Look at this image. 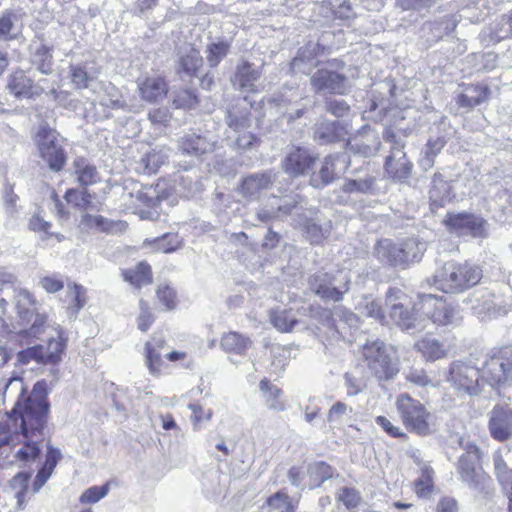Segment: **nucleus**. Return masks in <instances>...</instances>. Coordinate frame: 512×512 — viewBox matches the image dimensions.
<instances>
[{"mask_svg":"<svg viewBox=\"0 0 512 512\" xmlns=\"http://www.w3.org/2000/svg\"><path fill=\"white\" fill-rule=\"evenodd\" d=\"M17 394L12 413L14 426L22 430L20 443L23 446L16 452V457L24 462L34 461L40 454L39 444L45 436L50 403L47 383L38 381L31 392L27 393L21 378H10L5 386L4 396Z\"/></svg>","mask_w":512,"mask_h":512,"instance_id":"f257e3e1","label":"nucleus"},{"mask_svg":"<svg viewBox=\"0 0 512 512\" xmlns=\"http://www.w3.org/2000/svg\"><path fill=\"white\" fill-rule=\"evenodd\" d=\"M177 179L163 176L154 184L144 185L137 194L139 207L136 213L141 220L159 221L163 214L161 203L166 201L170 206L178 203Z\"/></svg>","mask_w":512,"mask_h":512,"instance_id":"f03ea898","label":"nucleus"},{"mask_svg":"<svg viewBox=\"0 0 512 512\" xmlns=\"http://www.w3.org/2000/svg\"><path fill=\"white\" fill-rule=\"evenodd\" d=\"M13 303L18 324L23 328L18 332L21 337L39 338L49 328L54 330L57 324L48 321V315L34 295L26 289L14 291Z\"/></svg>","mask_w":512,"mask_h":512,"instance_id":"7ed1b4c3","label":"nucleus"},{"mask_svg":"<svg viewBox=\"0 0 512 512\" xmlns=\"http://www.w3.org/2000/svg\"><path fill=\"white\" fill-rule=\"evenodd\" d=\"M33 140L39 157L53 173L62 172L68 162L67 139L48 123L37 128Z\"/></svg>","mask_w":512,"mask_h":512,"instance_id":"20e7f679","label":"nucleus"},{"mask_svg":"<svg viewBox=\"0 0 512 512\" xmlns=\"http://www.w3.org/2000/svg\"><path fill=\"white\" fill-rule=\"evenodd\" d=\"M481 278L478 266L447 262L435 272L432 285L444 293H459L478 284Z\"/></svg>","mask_w":512,"mask_h":512,"instance_id":"39448f33","label":"nucleus"},{"mask_svg":"<svg viewBox=\"0 0 512 512\" xmlns=\"http://www.w3.org/2000/svg\"><path fill=\"white\" fill-rule=\"evenodd\" d=\"M345 62L338 58L328 59L325 66L318 68L311 76L310 83L317 93L347 95L350 91L348 77L343 73Z\"/></svg>","mask_w":512,"mask_h":512,"instance_id":"423d86ee","label":"nucleus"},{"mask_svg":"<svg viewBox=\"0 0 512 512\" xmlns=\"http://www.w3.org/2000/svg\"><path fill=\"white\" fill-rule=\"evenodd\" d=\"M362 354L368 370L378 380H391L398 374V362L392 355V349L383 341H367L362 347Z\"/></svg>","mask_w":512,"mask_h":512,"instance_id":"0eeeda50","label":"nucleus"},{"mask_svg":"<svg viewBox=\"0 0 512 512\" xmlns=\"http://www.w3.org/2000/svg\"><path fill=\"white\" fill-rule=\"evenodd\" d=\"M405 293L399 288H390L386 293V305L389 307L391 321L402 330L415 333L426 329V318L421 311H416L415 303L412 308L406 307L402 300Z\"/></svg>","mask_w":512,"mask_h":512,"instance_id":"6e6552de","label":"nucleus"},{"mask_svg":"<svg viewBox=\"0 0 512 512\" xmlns=\"http://www.w3.org/2000/svg\"><path fill=\"white\" fill-rule=\"evenodd\" d=\"M416 311H421L426 318V324L431 321L437 326L458 324L461 316L457 307L446 298L434 294H421L415 302Z\"/></svg>","mask_w":512,"mask_h":512,"instance_id":"1a4fd4ad","label":"nucleus"},{"mask_svg":"<svg viewBox=\"0 0 512 512\" xmlns=\"http://www.w3.org/2000/svg\"><path fill=\"white\" fill-rule=\"evenodd\" d=\"M396 407L403 424L409 431L421 436L431 433L432 414L420 401L403 393L397 397Z\"/></svg>","mask_w":512,"mask_h":512,"instance_id":"9d476101","label":"nucleus"},{"mask_svg":"<svg viewBox=\"0 0 512 512\" xmlns=\"http://www.w3.org/2000/svg\"><path fill=\"white\" fill-rule=\"evenodd\" d=\"M351 277L339 272V280L325 272H318L309 278L310 290L324 301L339 302L350 289Z\"/></svg>","mask_w":512,"mask_h":512,"instance_id":"9b49d317","label":"nucleus"},{"mask_svg":"<svg viewBox=\"0 0 512 512\" xmlns=\"http://www.w3.org/2000/svg\"><path fill=\"white\" fill-rule=\"evenodd\" d=\"M318 169H313L309 177V185L322 189L336 180L344 173L350 162L340 153H330L318 160Z\"/></svg>","mask_w":512,"mask_h":512,"instance_id":"f8f14e48","label":"nucleus"},{"mask_svg":"<svg viewBox=\"0 0 512 512\" xmlns=\"http://www.w3.org/2000/svg\"><path fill=\"white\" fill-rule=\"evenodd\" d=\"M318 160V153L312 149L302 145H293L282 159L281 167L290 177H310Z\"/></svg>","mask_w":512,"mask_h":512,"instance_id":"ddd939ff","label":"nucleus"},{"mask_svg":"<svg viewBox=\"0 0 512 512\" xmlns=\"http://www.w3.org/2000/svg\"><path fill=\"white\" fill-rule=\"evenodd\" d=\"M136 84L139 98L148 104H160L170 93L169 80L163 73H145L137 78Z\"/></svg>","mask_w":512,"mask_h":512,"instance_id":"4468645a","label":"nucleus"},{"mask_svg":"<svg viewBox=\"0 0 512 512\" xmlns=\"http://www.w3.org/2000/svg\"><path fill=\"white\" fill-rule=\"evenodd\" d=\"M479 460V448L474 444H467L465 452L459 457L456 466L461 481L475 489L484 484L487 479Z\"/></svg>","mask_w":512,"mask_h":512,"instance_id":"2eb2a0df","label":"nucleus"},{"mask_svg":"<svg viewBox=\"0 0 512 512\" xmlns=\"http://www.w3.org/2000/svg\"><path fill=\"white\" fill-rule=\"evenodd\" d=\"M484 376L492 386L511 385L512 350L505 347L488 359L484 366Z\"/></svg>","mask_w":512,"mask_h":512,"instance_id":"dca6fc26","label":"nucleus"},{"mask_svg":"<svg viewBox=\"0 0 512 512\" xmlns=\"http://www.w3.org/2000/svg\"><path fill=\"white\" fill-rule=\"evenodd\" d=\"M6 88L17 100H35L44 94V88L21 68L14 69L8 75Z\"/></svg>","mask_w":512,"mask_h":512,"instance_id":"f3484780","label":"nucleus"},{"mask_svg":"<svg viewBox=\"0 0 512 512\" xmlns=\"http://www.w3.org/2000/svg\"><path fill=\"white\" fill-rule=\"evenodd\" d=\"M479 370L466 363H451L445 378L460 393L474 395L478 393Z\"/></svg>","mask_w":512,"mask_h":512,"instance_id":"a211bd4d","label":"nucleus"},{"mask_svg":"<svg viewBox=\"0 0 512 512\" xmlns=\"http://www.w3.org/2000/svg\"><path fill=\"white\" fill-rule=\"evenodd\" d=\"M262 74V66H256L253 62L242 59L235 67L231 83L242 92L257 94L262 91V87L258 84Z\"/></svg>","mask_w":512,"mask_h":512,"instance_id":"6ab92c4d","label":"nucleus"},{"mask_svg":"<svg viewBox=\"0 0 512 512\" xmlns=\"http://www.w3.org/2000/svg\"><path fill=\"white\" fill-rule=\"evenodd\" d=\"M488 416V429L494 440L504 442L512 438V409L495 405Z\"/></svg>","mask_w":512,"mask_h":512,"instance_id":"aec40b11","label":"nucleus"},{"mask_svg":"<svg viewBox=\"0 0 512 512\" xmlns=\"http://www.w3.org/2000/svg\"><path fill=\"white\" fill-rule=\"evenodd\" d=\"M204 67V59L196 47H189L179 51L176 60V74L179 77H188L190 79L199 77Z\"/></svg>","mask_w":512,"mask_h":512,"instance_id":"412c9836","label":"nucleus"},{"mask_svg":"<svg viewBox=\"0 0 512 512\" xmlns=\"http://www.w3.org/2000/svg\"><path fill=\"white\" fill-rule=\"evenodd\" d=\"M463 91L456 97V103L461 108L469 110L487 102L491 97V89L486 83L462 84Z\"/></svg>","mask_w":512,"mask_h":512,"instance_id":"4be33fe9","label":"nucleus"},{"mask_svg":"<svg viewBox=\"0 0 512 512\" xmlns=\"http://www.w3.org/2000/svg\"><path fill=\"white\" fill-rule=\"evenodd\" d=\"M275 181L272 171L253 173L242 178L238 185V192L243 197H253L270 189Z\"/></svg>","mask_w":512,"mask_h":512,"instance_id":"5701e85b","label":"nucleus"},{"mask_svg":"<svg viewBox=\"0 0 512 512\" xmlns=\"http://www.w3.org/2000/svg\"><path fill=\"white\" fill-rule=\"evenodd\" d=\"M75 181L82 188H88L102 182L97 166L85 156H77L72 163Z\"/></svg>","mask_w":512,"mask_h":512,"instance_id":"b1692460","label":"nucleus"},{"mask_svg":"<svg viewBox=\"0 0 512 512\" xmlns=\"http://www.w3.org/2000/svg\"><path fill=\"white\" fill-rule=\"evenodd\" d=\"M413 169L412 162L405 152L398 150L387 156L384 170L389 178L394 181H403L410 177Z\"/></svg>","mask_w":512,"mask_h":512,"instance_id":"393cba45","label":"nucleus"},{"mask_svg":"<svg viewBox=\"0 0 512 512\" xmlns=\"http://www.w3.org/2000/svg\"><path fill=\"white\" fill-rule=\"evenodd\" d=\"M374 254L383 264L406 269L400 243H396L391 239H381L374 248Z\"/></svg>","mask_w":512,"mask_h":512,"instance_id":"a878e982","label":"nucleus"},{"mask_svg":"<svg viewBox=\"0 0 512 512\" xmlns=\"http://www.w3.org/2000/svg\"><path fill=\"white\" fill-rule=\"evenodd\" d=\"M454 198L452 187L444 177L436 173L434 174L429 190V206L432 213L437 209L444 207Z\"/></svg>","mask_w":512,"mask_h":512,"instance_id":"bb28decb","label":"nucleus"},{"mask_svg":"<svg viewBox=\"0 0 512 512\" xmlns=\"http://www.w3.org/2000/svg\"><path fill=\"white\" fill-rule=\"evenodd\" d=\"M345 135V127L337 121H322L313 129V139L322 145L340 142Z\"/></svg>","mask_w":512,"mask_h":512,"instance_id":"cd10ccee","label":"nucleus"},{"mask_svg":"<svg viewBox=\"0 0 512 512\" xmlns=\"http://www.w3.org/2000/svg\"><path fill=\"white\" fill-rule=\"evenodd\" d=\"M68 206L78 212H86L93 208L94 195L87 188H68L63 196Z\"/></svg>","mask_w":512,"mask_h":512,"instance_id":"c85d7f7f","label":"nucleus"},{"mask_svg":"<svg viewBox=\"0 0 512 512\" xmlns=\"http://www.w3.org/2000/svg\"><path fill=\"white\" fill-rule=\"evenodd\" d=\"M123 280L140 289L152 283V270L147 262H139L135 267L122 271Z\"/></svg>","mask_w":512,"mask_h":512,"instance_id":"c756f323","label":"nucleus"},{"mask_svg":"<svg viewBox=\"0 0 512 512\" xmlns=\"http://www.w3.org/2000/svg\"><path fill=\"white\" fill-rule=\"evenodd\" d=\"M168 162V156L162 149L153 148L147 151L139 160L141 173L151 176L161 169Z\"/></svg>","mask_w":512,"mask_h":512,"instance_id":"7c9ffc66","label":"nucleus"},{"mask_svg":"<svg viewBox=\"0 0 512 512\" xmlns=\"http://www.w3.org/2000/svg\"><path fill=\"white\" fill-rule=\"evenodd\" d=\"M67 305V313L70 318H76L78 312L86 304V289L79 284H67V291L64 300Z\"/></svg>","mask_w":512,"mask_h":512,"instance_id":"2f4dec72","label":"nucleus"},{"mask_svg":"<svg viewBox=\"0 0 512 512\" xmlns=\"http://www.w3.org/2000/svg\"><path fill=\"white\" fill-rule=\"evenodd\" d=\"M200 98L195 89L182 87L174 91L171 107L176 110H193L198 107Z\"/></svg>","mask_w":512,"mask_h":512,"instance_id":"473e14b6","label":"nucleus"},{"mask_svg":"<svg viewBox=\"0 0 512 512\" xmlns=\"http://www.w3.org/2000/svg\"><path fill=\"white\" fill-rule=\"evenodd\" d=\"M259 389L263 395L265 405L268 409L273 411H284L285 403L282 399V390L276 385H273L267 379H263L259 383Z\"/></svg>","mask_w":512,"mask_h":512,"instance_id":"72a5a7b5","label":"nucleus"},{"mask_svg":"<svg viewBox=\"0 0 512 512\" xmlns=\"http://www.w3.org/2000/svg\"><path fill=\"white\" fill-rule=\"evenodd\" d=\"M55 336L51 335L46 346H44L45 364H56L61 360L65 349L63 332L59 325L54 327Z\"/></svg>","mask_w":512,"mask_h":512,"instance_id":"f704fd0d","label":"nucleus"},{"mask_svg":"<svg viewBox=\"0 0 512 512\" xmlns=\"http://www.w3.org/2000/svg\"><path fill=\"white\" fill-rule=\"evenodd\" d=\"M209 143L201 135L192 133L184 135L179 141V149L183 154L201 156L208 151Z\"/></svg>","mask_w":512,"mask_h":512,"instance_id":"c9c22d12","label":"nucleus"},{"mask_svg":"<svg viewBox=\"0 0 512 512\" xmlns=\"http://www.w3.org/2000/svg\"><path fill=\"white\" fill-rule=\"evenodd\" d=\"M400 246L404 254L405 268H408L410 264L420 261L427 248V243L416 237H411L400 242Z\"/></svg>","mask_w":512,"mask_h":512,"instance_id":"e433bc0d","label":"nucleus"},{"mask_svg":"<svg viewBox=\"0 0 512 512\" xmlns=\"http://www.w3.org/2000/svg\"><path fill=\"white\" fill-rule=\"evenodd\" d=\"M307 474L309 477L308 487L315 489L320 487L324 481L333 477L334 469L323 461H317L307 466Z\"/></svg>","mask_w":512,"mask_h":512,"instance_id":"4c0bfd02","label":"nucleus"},{"mask_svg":"<svg viewBox=\"0 0 512 512\" xmlns=\"http://www.w3.org/2000/svg\"><path fill=\"white\" fill-rule=\"evenodd\" d=\"M415 347L421 354L430 361H435L445 357L446 349L439 340L431 337H425L419 340Z\"/></svg>","mask_w":512,"mask_h":512,"instance_id":"58836bf2","label":"nucleus"},{"mask_svg":"<svg viewBox=\"0 0 512 512\" xmlns=\"http://www.w3.org/2000/svg\"><path fill=\"white\" fill-rule=\"evenodd\" d=\"M251 341L249 338L237 332H228L221 338L220 345L227 353L244 354L250 346Z\"/></svg>","mask_w":512,"mask_h":512,"instance_id":"ea45409f","label":"nucleus"},{"mask_svg":"<svg viewBox=\"0 0 512 512\" xmlns=\"http://www.w3.org/2000/svg\"><path fill=\"white\" fill-rule=\"evenodd\" d=\"M231 49V44L226 40L209 43L206 47V59L211 68L217 67L226 58Z\"/></svg>","mask_w":512,"mask_h":512,"instance_id":"a19ab883","label":"nucleus"},{"mask_svg":"<svg viewBox=\"0 0 512 512\" xmlns=\"http://www.w3.org/2000/svg\"><path fill=\"white\" fill-rule=\"evenodd\" d=\"M9 422L0 424V447L4 445L20 444L22 430L14 426V415L11 412Z\"/></svg>","mask_w":512,"mask_h":512,"instance_id":"79ce46f5","label":"nucleus"},{"mask_svg":"<svg viewBox=\"0 0 512 512\" xmlns=\"http://www.w3.org/2000/svg\"><path fill=\"white\" fill-rule=\"evenodd\" d=\"M30 479V474L25 472H20L15 475L11 481L10 486L15 491L14 498L17 500V508L23 509L25 506V495L28 489V482Z\"/></svg>","mask_w":512,"mask_h":512,"instance_id":"37998d69","label":"nucleus"},{"mask_svg":"<svg viewBox=\"0 0 512 512\" xmlns=\"http://www.w3.org/2000/svg\"><path fill=\"white\" fill-rule=\"evenodd\" d=\"M270 321L272 325L280 332H290L297 323L295 316L287 310L271 311Z\"/></svg>","mask_w":512,"mask_h":512,"instance_id":"c03bdc74","label":"nucleus"},{"mask_svg":"<svg viewBox=\"0 0 512 512\" xmlns=\"http://www.w3.org/2000/svg\"><path fill=\"white\" fill-rule=\"evenodd\" d=\"M358 309L367 317L374 318L382 324L387 323L386 316L380 304L370 297H364L363 300L359 303Z\"/></svg>","mask_w":512,"mask_h":512,"instance_id":"a18cd8bd","label":"nucleus"},{"mask_svg":"<svg viewBox=\"0 0 512 512\" xmlns=\"http://www.w3.org/2000/svg\"><path fill=\"white\" fill-rule=\"evenodd\" d=\"M447 233L450 237L485 238L487 236L484 226H447Z\"/></svg>","mask_w":512,"mask_h":512,"instance_id":"49530a36","label":"nucleus"},{"mask_svg":"<svg viewBox=\"0 0 512 512\" xmlns=\"http://www.w3.org/2000/svg\"><path fill=\"white\" fill-rule=\"evenodd\" d=\"M269 512H295V506L292 504L290 497L282 492H276L267 499Z\"/></svg>","mask_w":512,"mask_h":512,"instance_id":"de8ad7c7","label":"nucleus"},{"mask_svg":"<svg viewBox=\"0 0 512 512\" xmlns=\"http://www.w3.org/2000/svg\"><path fill=\"white\" fill-rule=\"evenodd\" d=\"M37 69L43 74H50L52 72L53 56L51 48L45 44L40 45L35 51Z\"/></svg>","mask_w":512,"mask_h":512,"instance_id":"09e8293b","label":"nucleus"},{"mask_svg":"<svg viewBox=\"0 0 512 512\" xmlns=\"http://www.w3.org/2000/svg\"><path fill=\"white\" fill-rule=\"evenodd\" d=\"M156 249L164 253L175 251L181 246L182 239L175 233H165L163 236L153 240Z\"/></svg>","mask_w":512,"mask_h":512,"instance_id":"8fccbe9b","label":"nucleus"},{"mask_svg":"<svg viewBox=\"0 0 512 512\" xmlns=\"http://www.w3.org/2000/svg\"><path fill=\"white\" fill-rule=\"evenodd\" d=\"M188 408L191 410V422L195 431H200L204 428L203 423L209 422L212 418L213 412L211 409L205 411L202 406L198 404H189Z\"/></svg>","mask_w":512,"mask_h":512,"instance_id":"3c124183","label":"nucleus"},{"mask_svg":"<svg viewBox=\"0 0 512 512\" xmlns=\"http://www.w3.org/2000/svg\"><path fill=\"white\" fill-rule=\"evenodd\" d=\"M492 37L496 41L512 38V10L501 16L495 29L492 31Z\"/></svg>","mask_w":512,"mask_h":512,"instance_id":"603ef678","label":"nucleus"},{"mask_svg":"<svg viewBox=\"0 0 512 512\" xmlns=\"http://www.w3.org/2000/svg\"><path fill=\"white\" fill-rule=\"evenodd\" d=\"M18 17L12 10H5L0 15V37L4 40H13L16 38V34L12 33L14 27V21Z\"/></svg>","mask_w":512,"mask_h":512,"instance_id":"864d4df0","label":"nucleus"},{"mask_svg":"<svg viewBox=\"0 0 512 512\" xmlns=\"http://www.w3.org/2000/svg\"><path fill=\"white\" fill-rule=\"evenodd\" d=\"M33 227V230L36 233L38 239L42 242L44 246H54L56 243H59L64 239V236L61 233L53 231L51 229L53 226Z\"/></svg>","mask_w":512,"mask_h":512,"instance_id":"5fc2aeb1","label":"nucleus"},{"mask_svg":"<svg viewBox=\"0 0 512 512\" xmlns=\"http://www.w3.org/2000/svg\"><path fill=\"white\" fill-rule=\"evenodd\" d=\"M109 492V484L102 486H92L86 489L80 496L79 501L82 504H94L104 498Z\"/></svg>","mask_w":512,"mask_h":512,"instance_id":"6e6d98bb","label":"nucleus"},{"mask_svg":"<svg viewBox=\"0 0 512 512\" xmlns=\"http://www.w3.org/2000/svg\"><path fill=\"white\" fill-rule=\"evenodd\" d=\"M17 360L23 364H27L32 360L45 364L44 345H35L20 351L17 354Z\"/></svg>","mask_w":512,"mask_h":512,"instance_id":"4d7b16f0","label":"nucleus"},{"mask_svg":"<svg viewBox=\"0 0 512 512\" xmlns=\"http://www.w3.org/2000/svg\"><path fill=\"white\" fill-rule=\"evenodd\" d=\"M484 220L480 219L473 213L459 212V213H447L443 224H483Z\"/></svg>","mask_w":512,"mask_h":512,"instance_id":"13d9d810","label":"nucleus"},{"mask_svg":"<svg viewBox=\"0 0 512 512\" xmlns=\"http://www.w3.org/2000/svg\"><path fill=\"white\" fill-rule=\"evenodd\" d=\"M374 184L372 177L366 179H348L343 184V191L346 193H367L371 191Z\"/></svg>","mask_w":512,"mask_h":512,"instance_id":"bf43d9fd","label":"nucleus"},{"mask_svg":"<svg viewBox=\"0 0 512 512\" xmlns=\"http://www.w3.org/2000/svg\"><path fill=\"white\" fill-rule=\"evenodd\" d=\"M156 295L159 302L162 303L166 309L172 310L176 307V292L168 284H160L156 290Z\"/></svg>","mask_w":512,"mask_h":512,"instance_id":"052dcab7","label":"nucleus"},{"mask_svg":"<svg viewBox=\"0 0 512 512\" xmlns=\"http://www.w3.org/2000/svg\"><path fill=\"white\" fill-rule=\"evenodd\" d=\"M71 82L77 89H86L90 83V76L85 67L80 65H72L70 67Z\"/></svg>","mask_w":512,"mask_h":512,"instance_id":"680f3d73","label":"nucleus"},{"mask_svg":"<svg viewBox=\"0 0 512 512\" xmlns=\"http://www.w3.org/2000/svg\"><path fill=\"white\" fill-rule=\"evenodd\" d=\"M146 350V364L151 374L159 375L162 365L161 354L156 351L152 343L147 342L145 345Z\"/></svg>","mask_w":512,"mask_h":512,"instance_id":"e2e57ef3","label":"nucleus"},{"mask_svg":"<svg viewBox=\"0 0 512 512\" xmlns=\"http://www.w3.org/2000/svg\"><path fill=\"white\" fill-rule=\"evenodd\" d=\"M148 119L154 125L166 127L172 119V113L167 107L153 108L148 113Z\"/></svg>","mask_w":512,"mask_h":512,"instance_id":"0e129e2a","label":"nucleus"},{"mask_svg":"<svg viewBox=\"0 0 512 512\" xmlns=\"http://www.w3.org/2000/svg\"><path fill=\"white\" fill-rule=\"evenodd\" d=\"M337 499L347 508H354L359 504L361 498L357 490L344 487L338 492Z\"/></svg>","mask_w":512,"mask_h":512,"instance_id":"69168bd1","label":"nucleus"},{"mask_svg":"<svg viewBox=\"0 0 512 512\" xmlns=\"http://www.w3.org/2000/svg\"><path fill=\"white\" fill-rule=\"evenodd\" d=\"M333 316L340 322L346 324L349 327H356L358 324V317L351 310L344 306H337L334 308Z\"/></svg>","mask_w":512,"mask_h":512,"instance_id":"338daca9","label":"nucleus"},{"mask_svg":"<svg viewBox=\"0 0 512 512\" xmlns=\"http://www.w3.org/2000/svg\"><path fill=\"white\" fill-rule=\"evenodd\" d=\"M39 284L47 293H56L64 287V281L57 275L45 276Z\"/></svg>","mask_w":512,"mask_h":512,"instance_id":"774afa93","label":"nucleus"}]
</instances>
